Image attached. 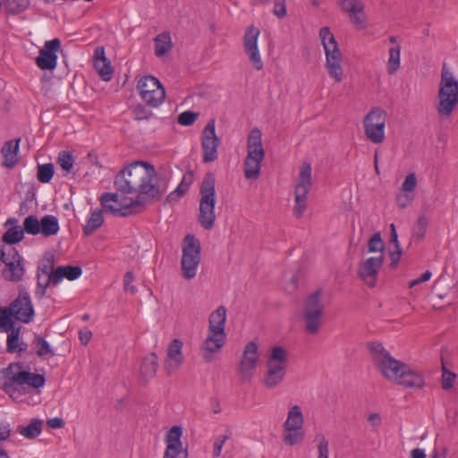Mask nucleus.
I'll return each mask as SVG.
<instances>
[{"mask_svg": "<svg viewBox=\"0 0 458 458\" xmlns=\"http://www.w3.org/2000/svg\"><path fill=\"white\" fill-rule=\"evenodd\" d=\"M114 187L123 193H136L141 199H158L166 191V180L156 173L155 167L136 161L121 170L114 178Z\"/></svg>", "mask_w": 458, "mask_h": 458, "instance_id": "nucleus-1", "label": "nucleus"}, {"mask_svg": "<svg viewBox=\"0 0 458 458\" xmlns=\"http://www.w3.org/2000/svg\"><path fill=\"white\" fill-rule=\"evenodd\" d=\"M368 346L375 367L387 380L408 388L420 389L424 386L423 376L394 359L381 343L371 342Z\"/></svg>", "mask_w": 458, "mask_h": 458, "instance_id": "nucleus-2", "label": "nucleus"}, {"mask_svg": "<svg viewBox=\"0 0 458 458\" xmlns=\"http://www.w3.org/2000/svg\"><path fill=\"white\" fill-rule=\"evenodd\" d=\"M199 207L198 220L200 225L210 230L214 227L216 214V176L208 172L205 174L199 187Z\"/></svg>", "mask_w": 458, "mask_h": 458, "instance_id": "nucleus-3", "label": "nucleus"}, {"mask_svg": "<svg viewBox=\"0 0 458 458\" xmlns=\"http://www.w3.org/2000/svg\"><path fill=\"white\" fill-rule=\"evenodd\" d=\"M22 369L23 363L13 362L3 371L4 377L3 389L5 393L10 394V396H12V392L18 390V386L26 385L30 387L38 389L44 386L46 383L43 375L25 371Z\"/></svg>", "mask_w": 458, "mask_h": 458, "instance_id": "nucleus-4", "label": "nucleus"}, {"mask_svg": "<svg viewBox=\"0 0 458 458\" xmlns=\"http://www.w3.org/2000/svg\"><path fill=\"white\" fill-rule=\"evenodd\" d=\"M437 110L441 117L448 118L458 105V81L444 64L437 93Z\"/></svg>", "mask_w": 458, "mask_h": 458, "instance_id": "nucleus-5", "label": "nucleus"}, {"mask_svg": "<svg viewBox=\"0 0 458 458\" xmlns=\"http://www.w3.org/2000/svg\"><path fill=\"white\" fill-rule=\"evenodd\" d=\"M319 37L326 54V68L327 72L336 83L344 80V70L342 68V53L338 44L331 33L329 28L324 27L319 31Z\"/></svg>", "mask_w": 458, "mask_h": 458, "instance_id": "nucleus-6", "label": "nucleus"}, {"mask_svg": "<svg viewBox=\"0 0 458 458\" xmlns=\"http://www.w3.org/2000/svg\"><path fill=\"white\" fill-rule=\"evenodd\" d=\"M321 290L310 294L303 304L302 320L306 333L317 335L324 324V304L321 301Z\"/></svg>", "mask_w": 458, "mask_h": 458, "instance_id": "nucleus-7", "label": "nucleus"}, {"mask_svg": "<svg viewBox=\"0 0 458 458\" xmlns=\"http://www.w3.org/2000/svg\"><path fill=\"white\" fill-rule=\"evenodd\" d=\"M248 154L244 160V175L247 179H256L260 174V164L265 153L262 146L261 131L253 128L248 137Z\"/></svg>", "mask_w": 458, "mask_h": 458, "instance_id": "nucleus-8", "label": "nucleus"}, {"mask_svg": "<svg viewBox=\"0 0 458 458\" xmlns=\"http://www.w3.org/2000/svg\"><path fill=\"white\" fill-rule=\"evenodd\" d=\"M287 365V352L282 346H275L271 350L267 361V371L264 377V385L274 388L284 378Z\"/></svg>", "mask_w": 458, "mask_h": 458, "instance_id": "nucleus-9", "label": "nucleus"}, {"mask_svg": "<svg viewBox=\"0 0 458 458\" xmlns=\"http://www.w3.org/2000/svg\"><path fill=\"white\" fill-rule=\"evenodd\" d=\"M303 424L304 417L301 407L299 405L293 406L288 411L286 420L283 425V442L289 445L301 443L304 439Z\"/></svg>", "mask_w": 458, "mask_h": 458, "instance_id": "nucleus-10", "label": "nucleus"}, {"mask_svg": "<svg viewBox=\"0 0 458 458\" xmlns=\"http://www.w3.org/2000/svg\"><path fill=\"white\" fill-rule=\"evenodd\" d=\"M200 261V243L193 235L184 238L182 257V276L186 279H191L196 276L197 268Z\"/></svg>", "mask_w": 458, "mask_h": 458, "instance_id": "nucleus-11", "label": "nucleus"}, {"mask_svg": "<svg viewBox=\"0 0 458 458\" xmlns=\"http://www.w3.org/2000/svg\"><path fill=\"white\" fill-rule=\"evenodd\" d=\"M0 259L1 263L5 265L2 272L4 278L10 282H20L24 276V267L18 250L14 247H8L5 250L0 245Z\"/></svg>", "mask_w": 458, "mask_h": 458, "instance_id": "nucleus-12", "label": "nucleus"}, {"mask_svg": "<svg viewBox=\"0 0 458 458\" xmlns=\"http://www.w3.org/2000/svg\"><path fill=\"white\" fill-rule=\"evenodd\" d=\"M386 114L379 107H373L364 117L363 125L365 135L375 144H379L385 139Z\"/></svg>", "mask_w": 458, "mask_h": 458, "instance_id": "nucleus-13", "label": "nucleus"}, {"mask_svg": "<svg viewBox=\"0 0 458 458\" xmlns=\"http://www.w3.org/2000/svg\"><path fill=\"white\" fill-rule=\"evenodd\" d=\"M137 89L142 99L150 106L157 107L165 99V89L154 76L142 77L138 82Z\"/></svg>", "mask_w": 458, "mask_h": 458, "instance_id": "nucleus-14", "label": "nucleus"}, {"mask_svg": "<svg viewBox=\"0 0 458 458\" xmlns=\"http://www.w3.org/2000/svg\"><path fill=\"white\" fill-rule=\"evenodd\" d=\"M311 165L305 163L301 168L299 176V182L295 187V207L294 215L300 217L303 215L306 209V200L308 193L311 187Z\"/></svg>", "mask_w": 458, "mask_h": 458, "instance_id": "nucleus-15", "label": "nucleus"}, {"mask_svg": "<svg viewBox=\"0 0 458 458\" xmlns=\"http://www.w3.org/2000/svg\"><path fill=\"white\" fill-rule=\"evenodd\" d=\"M259 347L253 341L249 342L242 352L237 372L241 377L242 383L249 382L253 377V371L259 362Z\"/></svg>", "mask_w": 458, "mask_h": 458, "instance_id": "nucleus-16", "label": "nucleus"}, {"mask_svg": "<svg viewBox=\"0 0 458 458\" xmlns=\"http://www.w3.org/2000/svg\"><path fill=\"white\" fill-rule=\"evenodd\" d=\"M337 4L356 29L364 30L367 28L368 19L365 13V4L361 0H337Z\"/></svg>", "mask_w": 458, "mask_h": 458, "instance_id": "nucleus-17", "label": "nucleus"}, {"mask_svg": "<svg viewBox=\"0 0 458 458\" xmlns=\"http://www.w3.org/2000/svg\"><path fill=\"white\" fill-rule=\"evenodd\" d=\"M13 318L23 323H30L33 320L35 310L30 296L25 288L19 289L18 297L10 304Z\"/></svg>", "mask_w": 458, "mask_h": 458, "instance_id": "nucleus-18", "label": "nucleus"}, {"mask_svg": "<svg viewBox=\"0 0 458 458\" xmlns=\"http://www.w3.org/2000/svg\"><path fill=\"white\" fill-rule=\"evenodd\" d=\"M219 143L220 140L216 134L215 120H209L202 131L201 147L204 163L216 160Z\"/></svg>", "mask_w": 458, "mask_h": 458, "instance_id": "nucleus-19", "label": "nucleus"}, {"mask_svg": "<svg viewBox=\"0 0 458 458\" xmlns=\"http://www.w3.org/2000/svg\"><path fill=\"white\" fill-rule=\"evenodd\" d=\"M260 30L258 28L250 26L247 28L243 38L245 52L257 71H260L263 68V62L258 49V38Z\"/></svg>", "mask_w": 458, "mask_h": 458, "instance_id": "nucleus-20", "label": "nucleus"}, {"mask_svg": "<svg viewBox=\"0 0 458 458\" xmlns=\"http://www.w3.org/2000/svg\"><path fill=\"white\" fill-rule=\"evenodd\" d=\"M61 47L59 38H54L45 42L43 48L36 58V64L41 70H54L57 64V51Z\"/></svg>", "mask_w": 458, "mask_h": 458, "instance_id": "nucleus-21", "label": "nucleus"}, {"mask_svg": "<svg viewBox=\"0 0 458 458\" xmlns=\"http://www.w3.org/2000/svg\"><path fill=\"white\" fill-rule=\"evenodd\" d=\"M150 201L151 199H141L139 195H137L135 199L127 197H120L119 208H114L112 206H107V208L110 210V215L125 217L141 212L145 205Z\"/></svg>", "mask_w": 458, "mask_h": 458, "instance_id": "nucleus-22", "label": "nucleus"}, {"mask_svg": "<svg viewBox=\"0 0 458 458\" xmlns=\"http://www.w3.org/2000/svg\"><path fill=\"white\" fill-rule=\"evenodd\" d=\"M384 263V254L371 257L360 264L358 275L370 287L376 285L377 273Z\"/></svg>", "mask_w": 458, "mask_h": 458, "instance_id": "nucleus-23", "label": "nucleus"}, {"mask_svg": "<svg viewBox=\"0 0 458 458\" xmlns=\"http://www.w3.org/2000/svg\"><path fill=\"white\" fill-rule=\"evenodd\" d=\"M182 430L181 427L174 426L166 436V448L163 458H188L187 450H183L181 442Z\"/></svg>", "mask_w": 458, "mask_h": 458, "instance_id": "nucleus-24", "label": "nucleus"}, {"mask_svg": "<svg viewBox=\"0 0 458 458\" xmlns=\"http://www.w3.org/2000/svg\"><path fill=\"white\" fill-rule=\"evenodd\" d=\"M94 67L98 71L99 76L105 81H109L112 79L113 68L111 63L105 55L103 47H98L94 51Z\"/></svg>", "mask_w": 458, "mask_h": 458, "instance_id": "nucleus-25", "label": "nucleus"}, {"mask_svg": "<svg viewBox=\"0 0 458 458\" xmlns=\"http://www.w3.org/2000/svg\"><path fill=\"white\" fill-rule=\"evenodd\" d=\"M182 343L178 339H174L167 348V360L165 367L168 374L176 370L183 361L182 353Z\"/></svg>", "mask_w": 458, "mask_h": 458, "instance_id": "nucleus-26", "label": "nucleus"}, {"mask_svg": "<svg viewBox=\"0 0 458 458\" xmlns=\"http://www.w3.org/2000/svg\"><path fill=\"white\" fill-rule=\"evenodd\" d=\"M82 274V269L79 266H59L50 275L52 284H58L64 278L68 280H75Z\"/></svg>", "mask_w": 458, "mask_h": 458, "instance_id": "nucleus-27", "label": "nucleus"}, {"mask_svg": "<svg viewBox=\"0 0 458 458\" xmlns=\"http://www.w3.org/2000/svg\"><path fill=\"white\" fill-rule=\"evenodd\" d=\"M225 343V335H214L208 332V335L202 344V350L207 352L203 354V359L209 362L212 360V353L217 352Z\"/></svg>", "mask_w": 458, "mask_h": 458, "instance_id": "nucleus-28", "label": "nucleus"}, {"mask_svg": "<svg viewBox=\"0 0 458 458\" xmlns=\"http://www.w3.org/2000/svg\"><path fill=\"white\" fill-rule=\"evenodd\" d=\"M226 321V309L224 306H219L213 311L208 319V332L214 335H225V326Z\"/></svg>", "mask_w": 458, "mask_h": 458, "instance_id": "nucleus-29", "label": "nucleus"}, {"mask_svg": "<svg viewBox=\"0 0 458 458\" xmlns=\"http://www.w3.org/2000/svg\"><path fill=\"white\" fill-rule=\"evenodd\" d=\"M21 139L14 141L7 140L4 142L1 153L4 158L3 165L8 168H13L18 162V152Z\"/></svg>", "mask_w": 458, "mask_h": 458, "instance_id": "nucleus-30", "label": "nucleus"}, {"mask_svg": "<svg viewBox=\"0 0 458 458\" xmlns=\"http://www.w3.org/2000/svg\"><path fill=\"white\" fill-rule=\"evenodd\" d=\"M158 367V358L155 352L146 356L140 367V375L146 380L153 378L156 376Z\"/></svg>", "mask_w": 458, "mask_h": 458, "instance_id": "nucleus-31", "label": "nucleus"}, {"mask_svg": "<svg viewBox=\"0 0 458 458\" xmlns=\"http://www.w3.org/2000/svg\"><path fill=\"white\" fill-rule=\"evenodd\" d=\"M103 211L95 209L90 213L89 218L83 226V234L85 236L92 235L104 223Z\"/></svg>", "mask_w": 458, "mask_h": 458, "instance_id": "nucleus-32", "label": "nucleus"}, {"mask_svg": "<svg viewBox=\"0 0 458 458\" xmlns=\"http://www.w3.org/2000/svg\"><path fill=\"white\" fill-rule=\"evenodd\" d=\"M17 432L28 439H35L42 432V420L32 419L28 426L19 425Z\"/></svg>", "mask_w": 458, "mask_h": 458, "instance_id": "nucleus-33", "label": "nucleus"}, {"mask_svg": "<svg viewBox=\"0 0 458 458\" xmlns=\"http://www.w3.org/2000/svg\"><path fill=\"white\" fill-rule=\"evenodd\" d=\"M60 229L58 219L52 215H47L40 220V233L45 237L55 235Z\"/></svg>", "mask_w": 458, "mask_h": 458, "instance_id": "nucleus-34", "label": "nucleus"}, {"mask_svg": "<svg viewBox=\"0 0 458 458\" xmlns=\"http://www.w3.org/2000/svg\"><path fill=\"white\" fill-rule=\"evenodd\" d=\"M173 44L169 33H161L155 38V55L158 57L165 55L172 49Z\"/></svg>", "mask_w": 458, "mask_h": 458, "instance_id": "nucleus-35", "label": "nucleus"}, {"mask_svg": "<svg viewBox=\"0 0 458 458\" xmlns=\"http://www.w3.org/2000/svg\"><path fill=\"white\" fill-rule=\"evenodd\" d=\"M24 237V230L21 226L10 227L3 235L2 240L9 245L19 243Z\"/></svg>", "mask_w": 458, "mask_h": 458, "instance_id": "nucleus-36", "label": "nucleus"}, {"mask_svg": "<svg viewBox=\"0 0 458 458\" xmlns=\"http://www.w3.org/2000/svg\"><path fill=\"white\" fill-rule=\"evenodd\" d=\"M400 45H395L389 49V58L387 62V72L393 75L400 68Z\"/></svg>", "mask_w": 458, "mask_h": 458, "instance_id": "nucleus-37", "label": "nucleus"}, {"mask_svg": "<svg viewBox=\"0 0 458 458\" xmlns=\"http://www.w3.org/2000/svg\"><path fill=\"white\" fill-rule=\"evenodd\" d=\"M99 201L103 210L107 214H110V210L108 209L107 206H112L114 208H120V196L118 193L105 192L100 196Z\"/></svg>", "mask_w": 458, "mask_h": 458, "instance_id": "nucleus-38", "label": "nucleus"}, {"mask_svg": "<svg viewBox=\"0 0 458 458\" xmlns=\"http://www.w3.org/2000/svg\"><path fill=\"white\" fill-rule=\"evenodd\" d=\"M13 313L10 307L0 308V331L8 333L14 327V323L12 319Z\"/></svg>", "mask_w": 458, "mask_h": 458, "instance_id": "nucleus-39", "label": "nucleus"}, {"mask_svg": "<svg viewBox=\"0 0 458 458\" xmlns=\"http://www.w3.org/2000/svg\"><path fill=\"white\" fill-rule=\"evenodd\" d=\"M193 182V173L188 172L183 174L182 179L177 188L168 195L170 200L173 199V196L176 194L179 198L182 197L189 190L190 186Z\"/></svg>", "mask_w": 458, "mask_h": 458, "instance_id": "nucleus-40", "label": "nucleus"}, {"mask_svg": "<svg viewBox=\"0 0 458 458\" xmlns=\"http://www.w3.org/2000/svg\"><path fill=\"white\" fill-rule=\"evenodd\" d=\"M22 230L29 234L37 235L40 233V221L36 216L30 215L24 219Z\"/></svg>", "mask_w": 458, "mask_h": 458, "instance_id": "nucleus-41", "label": "nucleus"}, {"mask_svg": "<svg viewBox=\"0 0 458 458\" xmlns=\"http://www.w3.org/2000/svg\"><path fill=\"white\" fill-rule=\"evenodd\" d=\"M33 344L37 347L36 353L39 357L46 356L47 354L54 355V352L50 347V344L39 335H36L34 337Z\"/></svg>", "mask_w": 458, "mask_h": 458, "instance_id": "nucleus-42", "label": "nucleus"}, {"mask_svg": "<svg viewBox=\"0 0 458 458\" xmlns=\"http://www.w3.org/2000/svg\"><path fill=\"white\" fill-rule=\"evenodd\" d=\"M57 164L64 171L70 173L74 164L72 153L65 150L61 151L57 157Z\"/></svg>", "mask_w": 458, "mask_h": 458, "instance_id": "nucleus-43", "label": "nucleus"}, {"mask_svg": "<svg viewBox=\"0 0 458 458\" xmlns=\"http://www.w3.org/2000/svg\"><path fill=\"white\" fill-rule=\"evenodd\" d=\"M54 175V165L53 164H45L38 165V180L40 182L47 183L51 181Z\"/></svg>", "mask_w": 458, "mask_h": 458, "instance_id": "nucleus-44", "label": "nucleus"}, {"mask_svg": "<svg viewBox=\"0 0 458 458\" xmlns=\"http://www.w3.org/2000/svg\"><path fill=\"white\" fill-rule=\"evenodd\" d=\"M316 441L318 445V458H329V443L322 433L316 435Z\"/></svg>", "mask_w": 458, "mask_h": 458, "instance_id": "nucleus-45", "label": "nucleus"}, {"mask_svg": "<svg viewBox=\"0 0 458 458\" xmlns=\"http://www.w3.org/2000/svg\"><path fill=\"white\" fill-rule=\"evenodd\" d=\"M30 5V0H6V7L12 13H20Z\"/></svg>", "mask_w": 458, "mask_h": 458, "instance_id": "nucleus-46", "label": "nucleus"}, {"mask_svg": "<svg viewBox=\"0 0 458 458\" xmlns=\"http://www.w3.org/2000/svg\"><path fill=\"white\" fill-rule=\"evenodd\" d=\"M20 330L21 327H15L8 332L9 334L7 335V351L9 352H17Z\"/></svg>", "mask_w": 458, "mask_h": 458, "instance_id": "nucleus-47", "label": "nucleus"}, {"mask_svg": "<svg viewBox=\"0 0 458 458\" xmlns=\"http://www.w3.org/2000/svg\"><path fill=\"white\" fill-rule=\"evenodd\" d=\"M428 226V219L425 216L418 218L415 225L413 226V236L418 240H422L425 237Z\"/></svg>", "mask_w": 458, "mask_h": 458, "instance_id": "nucleus-48", "label": "nucleus"}, {"mask_svg": "<svg viewBox=\"0 0 458 458\" xmlns=\"http://www.w3.org/2000/svg\"><path fill=\"white\" fill-rule=\"evenodd\" d=\"M368 248L369 252L380 251L381 254H383L385 245L379 232L374 233L373 236L369 239Z\"/></svg>", "mask_w": 458, "mask_h": 458, "instance_id": "nucleus-49", "label": "nucleus"}, {"mask_svg": "<svg viewBox=\"0 0 458 458\" xmlns=\"http://www.w3.org/2000/svg\"><path fill=\"white\" fill-rule=\"evenodd\" d=\"M55 258L53 254H47L45 257L43 263L38 267V269L45 274L47 277L55 269H54Z\"/></svg>", "mask_w": 458, "mask_h": 458, "instance_id": "nucleus-50", "label": "nucleus"}, {"mask_svg": "<svg viewBox=\"0 0 458 458\" xmlns=\"http://www.w3.org/2000/svg\"><path fill=\"white\" fill-rule=\"evenodd\" d=\"M456 378V375L449 370H447L445 367H443V374H442V388L445 390L451 389L454 386V381Z\"/></svg>", "mask_w": 458, "mask_h": 458, "instance_id": "nucleus-51", "label": "nucleus"}, {"mask_svg": "<svg viewBox=\"0 0 458 458\" xmlns=\"http://www.w3.org/2000/svg\"><path fill=\"white\" fill-rule=\"evenodd\" d=\"M199 114L191 111L182 112L178 116V123L184 126H190L194 123L198 118Z\"/></svg>", "mask_w": 458, "mask_h": 458, "instance_id": "nucleus-52", "label": "nucleus"}, {"mask_svg": "<svg viewBox=\"0 0 458 458\" xmlns=\"http://www.w3.org/2000/svg\"><path fill=\"white\" fill-rule=\"evenodd\" d=\"M273 13L279 19L286 16V0H274Z\"/></svg>", "mask_w": 458, "mask_h": 458, "instance_id": "nucleus-53", "label": "nucleus"}, {"mask_svg": "<svg viewBox=\"0 0 458 458\" xmlns=\"http://www.w3.org/2000/svg\"><path fill=\"white\" fill-rule=\"evenodd\" d=\"M133 280H134V276H133L132 272H131V271L126 272L123 276V288H124L125 292L130 293L131 294H134L137 292L136 287L131 284Z\"/></svg>", "mask_w": 458, "mask_h": 458, "instance_id": "nucleus-54", "label": "nucleus"}, {"mask_svg": "<svg viewBox=\"0 0 458 458\" xmlns=\"http://www.w3.org/2000/svg\"><path fill=\"white\" fill-rule=\"evenodd\" d=\"M49 284H52V280H50V276L47 278L46 282L43 284L40 281V276L38 275V283L37 289L35 291V296L38 299H42L46 293V290L48 287Z\"/></svg>", "mask_w": 458, "mask_h": 458, "instance_id": "nucleus-55", "label": "nucleus"}, {"mask_svg": "<svg viewBox=\"0 0 458 458\" xmlns=\"http://www.w3.org/2000/svg\"><path fill=\"white\" fill-rule=\"evenodd\" d=\"M417 184V179L415 174H410L404 179L402 184V190L403 191L411 192L414 191Z\"/></svg>", "mask_w": 458, "mask_h": 458, "instance_id": "nucleus-56", "label": "nucleus"}, {"mask_svg": "<svg viewBox=\"0 0 458 458\" xmlns=\"http://www.w3.org/2000/svg\"><path fill=\"white\" fill-rule=\"evenodd\" d=\"M228 438H229V437L226 435H222L216 438V440L214 442V450H213V455L215 457L220 456L223 446Z\"/></svg>", "mask_w": 458, "mask_h": 458, "instance_id": "nucleus-57", "label": "nucleus"}, {"mask_svg": "<svg viewBox=\"0 0 458 458\" xmlns=\"http://www.w3.org/2000/svg\"><path fill=\"white\" fill-rule=\"evenodd\" d=\"M402 253H403V250H402L401 246H399V249L394 248V250L389 251L390 260H391L390 266L392 267H394V268L396 267V266L400 260Z\"/></svg>", "mask_w": 458, "mask_h": 458, "instance_id": "nucleus-58", "label": "nucleus"}, {"mask_svg": "<svg viewBox=\"0 0 458 458\" xmlns=\"http://www.w3.org/2000/svg\"><path fill=\"white\" fill-rule=\"evenodd\" d=\"M431 276H432V274L429 270L425 271L419 278L409 282V287L413 288L414 286H416L421 283L428 281L430 279Z\"/></svg>", "mask_w": 458, "mask_h": 458, "instance_id": "nucleus-59", "label": "nucleus"}, {"mask_svg": "<svg viewBox=\"0 0 458 458\" xmlns=\"http://www.w3.org/2000/svg\"><path fill=\"white\" fill-rule=\"evenodd\" d=\"M11 436V428L8 423H0V441H4Z\"/></svg>", "mask_w": 458, "mask_h": 458, "instance_id": "nucleus-60", "label": "nucleus"}, {"mask_svg": "<svg viewBox=\"0 0 458 458\" xmlns=\"http://www.w3.org/2000/svg\"><path fill=\"white\" fill-rule=\"evenodd\" d=\"M92 336V333L88 328H84L82 330H80L79 332V337L83 345H87L89 342L90 341Z\"/></svg>", "mask_w": 458, "mask_h": 458, "instance_id": "nucleus-61", "label": "nucleus"}, {"mask_svg": "<svg viewBox=\"0 0 458 458\" xmlns=\"http://www.w3.org/2000/svg\"><path fill=\"white\" fill-rule=\"evenodd\" d=\"M47 424L51 428H62L64 427L65 423L63 419L55 417V418L49 419L47 421Z\"/></svg>", "mask_w": 458, "mask_h": 458, "instance_id": "nucleus-62", "label": "nucleus"}, {"mask_svg": "<svg viewBox=\"0 0 458 458\" xmlns=\"http://www.w3.org/2000/svg\"><path fill=\"white\" fill-rule=\"evenodd\" d=\"M390 243H393L395 249H399L400 243L394 224L390 225Z\"/></svg>", "mask_w": 458, "mask_h": 458, "instance_id": "nucleus-63", "label": "nucleus"}, {"mask_svg": "<svg viewBox=\"0 0 458 458\" xmlns=\"http://www.w3.org/2000/svg\"><path fill=\"white\" fill-rule=\"evenodd\" d=\"M135 117L138 120H143L148 118V112L143 106H137L134 110Z\"/></svg>", "mask_w": 458, "mask_h": 458, "instance_id": "nucleus-64", "label": "nucleus"}]
</instances>
